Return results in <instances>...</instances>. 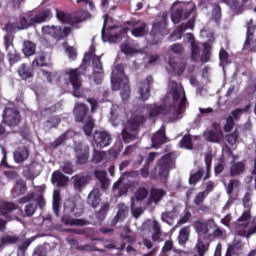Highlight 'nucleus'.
Masks as SVG:
<instances>
[{"label":"nucleus","mask_w":256,"mask_h":256,"mask_svg":"<svg viewBox=\"0 0 256 256\" xmlns=\"http://www.w3.org/2000/svg\"><path fill=\"white\" fill-rule=\"evenodd\" d=\"M170 95L174 103H178V106L175 104L165 105V104H148L146 105V110L151 119H156V117H167V115H173L174 119H179L185 109H187V95H185V89L182 86H179L176 81L170 82Z\"/></svg>","instance_id":"f257e3e1"},{"label":"nucleus","mask_w":256,"mask_h":256,"mask_svg":"<svg viewBox=\"0 0 256 256\" xmlns=\"http://www.w3.org/2000/svg\"><path fill=\"white\" fill-rule=\"evenodd\" d=\"M17 203L18 205H24L23 208H18L20 217L24 218L33 217L37 213V209L43 210L47 205L43 190L29 192L27 195L20 197Z\"/></svg>","instance_id":"f03ea898"},{"label":"nucleus","mask_w":256,"mask_h":256,"mask_svg":"<svg viewBox=\"0 0 256 256\" xmlns=\"http://www.w3.org/2000/svg\"><path fill=\"white\" fill-rule=\"evenodd\" d=\"M117 33L110 36V41L119 43L131 31L133 37H145L147 33V24L139 20H128L124 22V27L115 26Z\"/></svg>","instance_id":"7ed1b4c3"},{"label":"nucleus","mask_w":256,"mask_h":256,"mask_svg":"<svg viewBox=\"0 0 256 256\" xmlns=\"http://www.w3.org/2000/svg\"><path fill=\"white\" fill-rule=\"evenodd\" d=\"M111 85L113 91L121 90L122 101H127L131 95V87L129 86V77L125 75V68L122 64H117L111 73Z\"/></svg>","instance_id":"20e7f679"},{"label":"nucleus","mask_w":256,"mask_h":256,"mask_svg":"<svg viewBox=\"0 0 256 256\" xmlns=\"http://www.w3.org/2000/svg\"><path fill=\"white\" fill-rule=\"evenodd\" d=\"M51 17H53L51 9H45L40 12L28 11L20 17L19 26L20 29H29V27H35V25L45 23V21L51 19Z\"/></svg>","instance_id":"39448f33"},{"label":"nucleus","mask_w":256,"mask_h":256,"mask_svg":"<svg viewBox=\"0 0 256 256\" xmlns=\"http://www.w3.org/2000/svg\"><path fill=\"white\" fill-rule=\"evenodd\" d=\"M195 9H197V5H195L193 1L174 3L171 13L172 23L177 25L180 21H183V19H189Z\"/></svg>","instance_id":"423d86ee"},{"label":"nucleus","mask_w":256,"mask_h":256,"mask_svg":"<svg viewBox=\"0 0 256 256\" xmlns=\"http://www.w3.org/2000/svg\"><path fill=\"white\" fill-rule=\"evenodd\" d=\"M172 165H175V159L173 158V154L171 153L162 156L157 161L155 173L160 181H167V177H169V171H171Z\"/></svg>","instance_id":"0eeeda50"},{"label":"nucleus","mask_w":256,"mask_h":256,"mask_svg":"<svg viewBox=\"0 0 256 256\" xmlns=\"http://www.w3.org/2000/svg\"><path fill=\"white\" fill-rule=\"evenodd\" d=\"M190 59L193 63H209L211 61V48L209 45H204L201 54V46L192 44L190 46Z\"/></svg>","instance_id":"6e6552de"},{"label":"nucleus","mask_w":256,"mask_h":256,"mask_svg":"<svg viewBox=\"0 0 256 256\" xmlns=\"http://www.w3.org/2000/svg\"><path fill=\"white\" fill-rule=\"evenodd\" d=\"M85 71L86 69H84L83 66H81L78 69H73L68 72L69 81L73 89L72 95L74 97H78V98L83 97V92L81 91V85H82L81 76L85 75Z\"/></svg>","instance_id":"1a4fd4ad"},{"label":"nucleus","mask_w":256,"mask_h":256,"mask_svg":"<svg viewBox=\"0 0 256 256\" xmlns=\"http://www.w3.org/2000/svg\"><path fill=\"white\" fill-rule=\"evenodd\" d=\"M211 0H198V7H205ZM250 0H221L222 3H225L229 7L230 11L234 15H241L246 9V4Z\"/></svg>","instance_id":"9d476101"},{"label":"nucleus","mask_w":256,"mask_h":256,"mask_svg":"<svg viewBox=\"0 0 256 256\" xmlns=\"http://www.w3.org/2000/svg\"><path fill=\"white\" fill-rule=\"evenodd\" d=\"M3 123L8 127H17L21 123V112L16 108H5L2 114Z\"/></svg>","instance_id":"9b49d317"},{"label":"nucleus","mask_w":256,"mask_h":256,"mask_svg":"<svg viewBox=\"0 0 256 256\" xmlns=\"http://www.w3.org/2000/svg\"><path fill=\"white\" fill-rule=\"evenodd\" d=\"M125 177H139V171L124 172L118 181L113 184L114 191H117L118 189L119 197H122V195H127L129 192V185L127 183L123 184Z\"/></svg>","instance_id":"f8f14e48"},{"label":"nucleus","mask_w":256,"mask_h":256,"mask_svg":"<svg viewBox=\"0 0 256 256\" xmlns=\"http://www.w3.org/2000/svg\"><path fill=\"white\" fill-rule=\"evenodd\" d=\"M72 185L76 193H83V189L91 183V175L87 173L76 174L71 177Z\"/></svg>","instance_id":"ddd939ff"},{"label":"nucleus","mask_w":256,"mask_h":256,"mask_svg":"<svg viewBox=\"0 0 256 256\" xmlns=\"http://www.w3.org/2000/svg\"><path fill=\"white\" fill-rule=\"evenodd\" d=\"M93 141L99 149H103L105 147H109L111 145V134L107 131H95L93 135Z\"/></svg>","instance_id":"4468645a"},{"label":"nucleus","mask_w":256,"mask_h":256,"mask_svg":"<svg viewBox=\"0 0 256 256\" xmlns=\"http://www.w3.org/2000/svg\"><path fill=\"white\" fill-rule=\"evenodd\" d=\"M61 221L64 225H68L69 227H85V225H89V220L75 218L73 214L65 212V210Z\"/></svg>","instance_id":"2eb2a0df"},{"label":"nucleus","mask_w":256,"mask_h":256,"mask_svg":"<svg viewBox=\"0 0 256 256\" xmlns=\"http://www.w3.org/2000/svg\"><path fill=\"white\" fill-rule=\"evenodd\" d=\"M41 31L43 35H48V37L55 39V41L63 40V28L61 26L44 25Z\"/></svg>","instance_id":"dca6fc26"},{"label":"nucleus","mask_w":256,"mask_h":256,"mask_svg":"<svg viewBox=\"0 0 256 256\" xmlns=\"http://www.w3.org/2000/svg\"><path fill=\"white\" fill-rule=\"evenodd\" d=\"M73 113L76 123H83V121L91 117V115H89V106L84 103H76Z\"/></svg>","instance_id":"f3484780"},{"label":"nucleus","mask_w":256,"mask_h":256,"mask_svg":"<svg viewBox=\"0 0 256 256\" xmlns=\"http://www.w3.org/2000/svg\"><path fill=\"white\" fill-rule=\"evenodd\" d=\"M147 118L141 114H135L131 116L127 121V129L132 133L139 131V127L145 125Z\"/></svg>","instance_id":"a211bd4d"},{"label":"nucleus","mask_w":256,"mask_h":256,"mask_svg":"<svg viewBox=\"0 0 256 256\" xmlns=\"http://www.w3.org/2000/svg\"><path fill=\"white\" fill-rule=\"evenodd\" d=\"M76 163L78 165H87L89 161V146L78 144L75 147Z\"/></svg>","instance_id":"6ab92c4d"},{"label":"nucleus","mask_w":256,"mask_h":256,"mask_svg":"<svg viewBox=\"0 0 256 256\" xmlns=\"http://www.w3.org/2000/svg\"><path fill=\"white\" fill-rule=\"evenodd\" d=\"M153 76L148 75L144 82H141V86L138 89V93L142 101H147L151 97V87L153 86Z\"/></svg>","instance_id":"aec40b11"},{"label":"nucleus","mask_w":256,"mask_h":256,"mask_svg":"<svg viewBox=\"0 0 256 256\" xmlns=\"http://www.w3.org/2000/svg\"><path fill=\"white\" fill-rule=\"evenodd\" d=\"M29 187L27 186V182L23 178H19L15 180L14 186L12 188L11 195L13 199H17V197H21L27 193Z\"/></svg>","instance_id":"412c9836"},{"label":"nucleus","mask_w":256,"mask_h":256,"mask_svg":"<svg viewBox=\"0 0 256 256\" xmlns=\"http://www.w3.org/2000/svg\"><path fill=\"white\" fill-rule=\"evenodd\" d=\"M187 29H195V18L189 19L187 23H182L178 25L175 31L170 36V39H173L174 37H177V39H181L183 37V33H185Z\"/></svg>","instance_id":"4be33fe9"},{"label":"nucleus","mask_w":256,"mask_h":256,"mask_svg":"<svg viewBox=\"0 0 256 256\" xmlns=\"http://www.w3.org/2000/svg\"><path fill=\"white\" fill-rule=\"evenodd\" d=\"M19 209V206L17 204H15L14 202H2L0 203V215L2 217H5V219H8L9 221H11L12 217H11V213H13V211Z\"/></svg>","instance_id":"5701e85b"},{"label":"nucleus","mask_w":256,"mask_h":256,"mask_svg":"<svg viewBox=\"0 0 256 256\" xmlns=\"http://www.w3.org/2000/svg\"><path fill=\"white\" fill-rule=\"evenodd\" d=\"M87 205L93 209H97L101 205V190L99 188H94L87 196Z\"/></svg>","instance_id":"b1692460"},{"label":"nucleus","mask_w":256,"mask_h":256,"mask_svg":"<svg viewBox=\"0 0 256 256\" xmlns=\"http://www.w3.org/2000/svg\"><path fill=\"white\" fill-rule=\"evenodd\" d=\"M51 183L52 185H56V187H67V183H69V177H67L61 171L56 170L52 173Z\"/></svg>","instance_id":"393cba45"},{"label":"nucleus","mask_w":256,"mask_h":256,"mask_svg":"<svg viewBox=\"0 0 256 256\" xmlns=\"http://www.w3.org/2000/svg\"><path fill=\"white\" fill-rule=\"evenodd\" d=\"M151 35H161L162 37L169 35V30L167 29V21L162 19L161 21L153 23Z\"/></svg>","instance_id":"a878e982"},{"label":"nucleus","mask_w":256,"mask_h":256,"mask_svg":"<svg viewBox=\"0 0 256 256\" xmlns=\"http://www.w3.org/2000/svg\"><path fill=\"white\" fill-rule=\"evenodd\" d=\"M64 211L65 213H70V215H73V217H81V215L84 213L83 208L77 207V204L71 200L65 202Z\"/></svg>","instance_id":"bb28decb"},{"label":"nucleus","mask_w":256,"mask_h":256,"mask_svg":"<svg viewBox=\"0 0 256 256\" xmlns=\"http://www.w3.org/2000/svg\"><path fill=\"white\" fill-rule=\"evenodd\" d=\"M91 17V13L87 10H78L72 14L71 19V27L77 25L78 23H83V21H87Z\"/></svg>","instance_id":"cd10ccee"},{"label":"nucleus","mask_w":256,"mask_h":256,"mask_svg":"<svg viewBox=\"0 0 256 256\" xmlns=\"http://www.w3.org/2000/svg\"><path fill=\"white\" fill-rule=\"evenodd\" d=\"M94 176L99 181L101 189L103 191H107L110 185L109 178L107 177V171L95 170Z\"/></svg>","instance_id":"c85d7f7f"},{"label":"nucleus","mask_w":256,"mask_h":256,"mask_svg":"<svg viewBox=\"0 0 256 256\" xmlns=\"http://www.w3.org/2000/svg\"><path fill=\"white\" fill-rule=\"evenodd\" d=\"M167 143V135L165 134V130H158L152 137V147L156 149L161 145H165Z\"/></svg>","instance_id":"c756f323"},{"label":"nucleus","mask_w":256,"mask_h":256,"mask_svg":"<svg viewBox=\"0 0 256 256\" xmlns=\"http://www.w3.org/2000/svg\"><path fill=\"white\" fill-rule=\"evenodd\" d=\"M211 238H204L203 236L198 237L196 243V249L199 256H205V253L209 251V241Z\"/></svg>","instance_id":"7c9ffc66"},{"label":"nucleus","mask_w":256,"mask_h":256,"mask_svg":"<svg viewBox=\"0 0 256 256\" xmlns=\"http://www.w3.org/2000/svg\"><path fill=\"white\" fill-rule=\"evenodd\" d=\"M194 229L198 234V237L211 238V234H209V226L207 223L202 221H196L194 223Z\"/></svg>","instance_id":"2f4dec72"},{"label":"nucleus","mask_w":256,"mask_h":256,"mask_svg":"<svg viewBox=\"0 0 256 256\" xmlns=\"http://www.w3.org/2000/svg\"><path fill=\"white\" fill-rule=\"evenodd\" d=\"M204 137L206 141H209L210 143H221V139H223V131L208 130L204 133Z\"/></svg>","instance_id":"473e14b6"},{"label":"nucleus","mask_w":256,"mask_h":256,"mask_svg":"<svg viewBox=\"0 0 256 256\" xmlns=\"http://www.w3.org/2000/svg\"><path fill=\"white\" fill-rule=\"evenodd\" d=\"M37 167H39V163L37 162L28 164L22 172L23 177L28 180L33 179L37 175Z\"/></svg>","instance_id":"72a5a7b5"},{"label":"nucleus","mask_w":256,"mask_h":256,"mask_svg":"<svg viewBox=\"0 0 256 256\" xmlns=\"http://www.w3.org/2000/svg\"><path fill=\"white\" fill-rule=\"evenodd\" d=\"M27 159H29V149L27 147L18 148L14 152L15 163H24Z\"/></svg>","instance_id":"f704fd0d"},{"label":"nucleus","mask_w":256,"mask_h":256,"mask_svg":"<svg viewBox=\"0 0 256 256\" xmlns=\"http://www.w3.org/2000/svg\"><path fill=\"white\" fill-rule=\"evenodd\" d=\"M241 253H243V244L241 242H234L228 246L225 256H239Z\"/></svg>","instance_id":"c9c22d12"},{"label":"nucleus","mask_w":256,"mask_h":256,"mask_svg":"<svg viewBox=\"0 0 256 256\" xmlns=\"http://www.w3.org/2000/svg\"><path fill=\"white\" fill-rule=\"evenodd\" d=\"M37 51V45L30 40H25L22 47V53L25 57H31Z\"/></svg>","instance_id":"e433bc0d"},{"label":"nucleus","mask_w":256,"mask_h":256,"mask_svg":"<svg viewBox=\"0 0 256 256\" xmlns=\"http://www.w3.org/2000/svg\"><path fill=\"white\" fill-rule=\"evenodd\" d=\"M246 165L243 161L234 162L230 167V177H237V175H241L245 173Z\"/></svg>","instance_id":"4c0bfd02"},{"label":"nucleus","mask_w":256,"mask_h":256,"mask_svg":"<svg viewBox=\"0 0 256 256\" xmlns=\"http://www.w3.org/2000/svg\"><path fill=\"white\" fill-rule=\"evenodd\" d=\"M74 235H85L86 237H89L92 241H103L102 238H97L93 236V229L92 228H74L73 231Z\"/></svg>","instance_id":"58836bf2"},{"label":"nucleus","mask_w":256,"mask_h":256,"mask_svg":"<svg viewBox=\"0 0 256 256\" xmlns=\"http://www.w3.org/2000/svg\"><path fill=\"white\" fill-rule=\"evenodd\" d=\"M56 11V19L63 23L64 25H71L72 14H69L63 10H59V8L55 9Z\"/></svg>","instance_id":"ea45409f"},{"label":"nucleus","mask_w":256,"mask_h":256,"mask_svg":"<svg viewBox=\"0 0 256 256\" xmlns=\"http://www.w3.org/2000/svg\"><path fill=\"white\" fill-rule=\"evenodd\" d=\"M255 22L253 21V19H250L247 23V34H246V40L244 45H246V47H249V45H251V41H253V33H255Z\"/></svg>","instance_id":"a19ab883"},{"label":"nucleus","mask_w":256,"mask_h":256,"mask_svg":"<svg viewBox=\"0 0 256 256\" xmlns=\"http://www.w3.org/2000/svg\"><path fill=\"white\" fill-rule=\"evenodd\" d=\"M167 195V192L161 188H153L150 193V201L153 203H159L163 197Z\"/></svg>","instance_id":"79ce46f5"},{"label":"nucleus","mask_w":256,"mask_h":256,"mask_svg":"<svg viewBox=\"0 0 256 256\" xmlns=\"http://www.w3.org/2000/svg\"><path fill=\"white\" fill-rule=\"evenodd\" d=\"M18 75L24 80L31 79L33 77V68L22 64L18 69Z\"/></svg>","instance_id":"37998d69"},{"label":"nucleus","mask_w":256,"mask_h":256,"mask_svg":"<svg viewBox=\"0 0 256 256\" xmlns=\"http://www.w3.org/2000/svg\"><path fill=\"white\" fill-rule=\"evenodd\" d=\"M120 48L124 55H133V53H135V48L133 47V39L131 38H128L126 41H124Z\"/></svg>","instance_id":"c03bdc74"},{"label":"nucleus","mask_w":256,"mask_h":256,"mask_svg":"<svg viewBox=\"0 0 256 256\" xmlns=\"http://www.w3.org/2000/svg\"><path fill=\"white\" fill-rule=\"evenodd\" d=\"M93 129H95V119H93V116H88L83 126V131L87 137H91L93 135Z\"/></svg>","instance_id":"a18cd8bd"},{"label":"nucleus","mask_w":256,"mask_h":256,"mask_svg":"<svg viewBox=\"0 0 256 256\" xmlns=\"http://www.w3.org/2000/svg\"><path fill=\"white\" fill-rule=\"evenodd\" d=\"M189 235H191V229L189 226L181 228L178 236L179 243L181 245H185V243L189 241Z\"/></svg>","instance_id":"49530a36"},{"label":"nucleus","mask_w":256,"mask_h":256,"mask_svg":"<svg viewBox=\"0 0 256 256\" xmlns=\"http://www.w3.org/2000/svg\"><path fill=\"white\" fill-rule=\"evenodd\" d=\"M237 221L238 223H240V227H243V229H247V227H249L247 221H251V209L244 211Z\"/></svg>","instance_id":"de8ad7c7"},{"label":"nucleus","mask_w":256,"mask_h":256,"mask_svg":"<svg viewBox=\"0 0 256 256\" xmlns=\"http://www.w3.org/2000/svg\"><path fill=\"white\" fill-rule=\"evenodd\" d=\"M61 123L59 116H51L44 122L45 129H57Z\"/></svg>","instance_id":"09e8293b"},{"label":"nucleus","mask_w":256,"mask_h":256,"mask_svg":"<svg viewBox=\"0 0 256 256\" xmlns=\"http://www.w3.org/2000/svg\"><path fill=\"white\" fill-rule=\"evenodd\" d=\"M203 175H205V170L203 168H201L194 174L190 175V178L188 180L189 184L197 185V183H199V181H201V179L203 178Z\"/></svg>","instance_id":"8fccbe9b"},{"label":"nucleus","mask_w":256,"mask_h":256,"mask_svg":"<svg viewBox=\"0 0 256 256\" xmlns=\"http://www.w3.org/2000/svg\"><path fill=\"white\" fill-rule=\"evenodd\" d=\"M152 241L157 242L159 239H161V225H159V222L154 221L152 225Z\"/></svg>","instance_id":"3c124183"},{"label":"nucleus","mask_w":256,"mask_h":256,"mask_svg":"<svg viewBox=\"0 0 256 256\" xmlns=\"http://www.w3.org/2000/svg\"><path fill=\"white\" fill-rule=\"evenodd\" d=\"M93 72L104 71L103 62H101V56L94 54L92 58Z\"/></svg>","instance_id":"603ef678"},{"label":"nucleus","mask_w":256,"mask_h":256,"mask_svg":"<svg viewBox=\"0 0 256 256\" xmlns=\"http://www.w3.org/2000/svg\"><path fill=\"white\" fill-rule=\"evenodd\" d=\"M110 205L108 202L102 204L100 210L96 213V217L99 221H103L107 217V212L109 211Z\"/></svg>","instance_id":"864d4df0"},{"label":"nucleus","mask_w":256,"mask_h":256,"mask_svg":"<svg viewBox=\"0 0 256 256\" xmlns=\"http://www.w3.org/2000/svg\"><path fill=\"white\" fill-rule=\"evenodd\" d=\"M180 147L184 149H193V138L191 135H184L180 140Z\"/></svg>","instance_id":"5fc2aeb1"},{"label":"nucleus","mask_w":256,"mask_h":256,"mask_svg":"<svg viewBox=\"0 0 256 256\" xmlns=\"http://www.w3.org/2000/svg\"><path fill=\"white\" fill-rule=\"evenodd\" d=\"M122 139L124 143H131V141H135L137 139V134H133L129 132V128H126L122 130Z\"/></svg>","instance_id":"6e6d98bb"},{"label":"nucleus","mask_w":256,"mask_h":256,"mask_svg":"<svg viewBox=\"0 0 256 256\" xmlns=\"http://www.w3.org/2000/svg\"><path fill=\"white\" fill-rule=\"evenodd\" d=\"M17 242H19L18 236L6 235L0 239L1 245H15Z\"/></svg>","instance_id":"4d7b16f0"},{"label":"nucleus","mask_w":256,"mask_h":256,"mask_svg":"<svg viewBox=\"0 0 256 256\" xmlns=\"http://www.w3.org/2000/svg\"><path fill=\"white\" fill-rule=\"evenodd\" d=\"M147 195H149V190L145 187H140L137 189L135 196L136 201H143L144 199H147Z\"/></svg>","instance_id":"13d9d810"},{"label":"nucleus","mask_w":256,"mask_h":256,"mask_svg":"<svg viewBox=\"0 0 256 256\" xmlns=\"http://www.w3.org/2000/svg\"><path fill=\"white\" fill-rule=\"evenodd\" d=\"M7 53L10 65H15V63H19V61H21V56L19 55V53H17V51L8 50Z\"/></svg>","instance_id":"bf43d9fd"},{"label":"nucleus","mask_w":256,"mask_h":256,"mask_svg":"<svg viewBox=\"0 0 256 256\" xmlns=\"http://www.w3.org/2000/svg\"><path fill=\"white\" fill-rule=\"evenodd\" d=\"M119 113H121V107L113 105L110 112V119L112 123H117V121H119Z\"/></svg>","instance_id":"052dcab7"},{"label":"nucleus","mask_w":256,"mask_h":256,"mask_svg":"<svg viewBox=\"0 0 256 256\" xmlns=\"http://www.w3.org/2000/svg\"><path fill=\"white\" fill-rule=\"evenodd\" d=\"M67 141V132H64L62 135H60L58 138L55 139V141L51 142V147L53 149H57V147H60V145H63Z\"/></svg>","instance_id":"680f3d73"},{"label":"nucleus","mask_w":256,"mask_h":256,"mask_svg":"<svg viewBox=\"0 0 256 256\" xmlns=\"http://www.w3.org/2000/svg\"><path fill=\"white\" fill-rule=\"evenodd\" d=\"M170 51H172L174 55H183L185 47L181 43H174L170 46Z\"/></svg>","instance_id":"e2e57ef3"},{"label":"nucleus","mask_w":256,"mask_h":256,"mask_svg":"<svg viewBox=\"0 0 256 256\" xmlns=\"http://www.w3.org/2000/svg\"><path fill=\"white\" fill-rule=\"evenodd\" d=\"M29 245H31V240H25L23 243H21L17 250L18 256H25L27 249H29Z\"/></svg>","instance_id":"0e129e2a"},{"label":"nucleus","mask_w":256,"mask_h":256,"mask_svg":"<svg viewBox=\"0 0 256 256\" xmlns=\"http://www.w3.org/2000/svg\"><path fill=\"white\" fill-rule=\"evenodd\" d=\"M3 175L8 181H17L19 179V172L16 170H6L3 172Z\"/></svg>","instance_id":"69168bd1"},{"label":"nucleus","mask_w":256,"mask_h":256,"mask_svg":"<svg viewBox=\"0 0 256 256\" xmlns=\"http://www.w3.org/2000/svg\"><path fill=\"white\" fill-rule=\"evenodd\" d=\"M105 159V152L94 149L93 151V163H101Z\"/></svg>","instance_id":"338daca9"},{"label":"nucleus","mask_w":256,"mask_h":256,"mask_svg":"<svg viewBox=\"0 0 256 256\" xmlns=\"http://www.w3.org/2000/svg\"><path fill=\"white\" fill-rule=\"evenodd\" d=\"M44 55L38 56L36 59L33 60L32 66L33 67H47V62Z\"/></svg>","instance_id":"774afa93"}]
</instances>
